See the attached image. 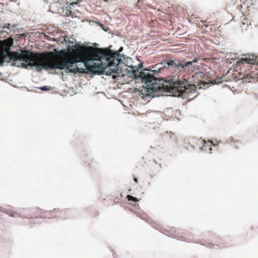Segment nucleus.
Returning a JSON list of instances; mask_svg holds the SVG:
<instances>
[{"label":"nucleus","mask_w":258,"mask_h":258,"mask_svg":"<svg viewBox=\"0 0 258 258\" xmlns=\"http://www.w3.org/2000/svg\"><path fill=\"white\" fill-rule=\"evenodd\" d=\"M127 199L128 201H133L135 202L139 201V200L138 199L131 195H127Z\"/></svg>","instance_id":"7"},{"label":"nucleus","mask_w":258,"mask_h":258,"mask_svg":"<svg viewBox=\"0 0 258 258\" xmlns=\"http://www.w3.org/2000/svg\"><path fill=\"white\" fill-rule=\"evenodd\" d=\"M203 140L202 139L192 138L189 139V144L194 149L196 148H200V146L202 145Z\"/></svg>","instance_id":"6"},{"label":"nucleus","mask_w":258,"mask_h":258,"mask_svg":"<svg viewBox=\"0 0 258 258\" xmlns=\"http://www.w3.org/2000/svg\"><path fill=\"white\" fill-rule=\"evenodd\" d=\"M54 212H57V211H56L55 209H54Z\"/></svg>","instance_id":"16"},{"label":"nucleus","mask_w":258,"mask_h":258,"mask_svg":"<svg viewBox=\"0 0 258 258\" xmlns=\"http://www.w3.org/2000/svg\"><path fill=\"white\" fill-rule=\"evenodd\" d=\"M214 146L213 142L208 141H205L203 140V142L202 145L200 146L201 149L203 151H206L209 153H211L212 150V146Z\"/></svg>","instance_id":"5"},{"label":"nucleus","mask_w":258,"mask_h":258,"mask_svg":"<svg viewBox=\"0 0 258 258\" xmlns=\"http://www.w3.org/2000/svg\"><path fill=\"white\" fill-rule=\"evenodd\" d=\"M134 181H135L136 183H138V179H137V178L136 177H135V178H134Z\"/></svg>","instance_id":"12"},{"label":"nucleus","mask_w":258,"mask_h":258,"mask_svg":"<svg viewBox=\"0 0 258 258\" xmlns=\"http://www.w3.org/2000/svg\"><path fill=\"white\" fill-rule=\"evenodd\" d=\"M164 137L165 138H167L168 136L170 137V138H172V137H174V134L173 133H171V132L170 133H168V132H166L164 135Z\"/></svg>","instance_id":"8"},{"label":"nucleus","mask_w":258,"mask_h":258,"mask_svg":"<svg viewBox=\"0 0 258 258\" xmlns=\"http://www.w3.org/2000/svg\"><path fill=\"white\" fill-rule=\"evenodd\" d=\"M11 25L10 24H6L4 25L2 28H7L8 29H10Z\"/></svg>","instance_id":"9"},{"label":"nucleus","mask_w":258,"mask_h":258,"mask_svg":"<svg viewBox=\"0 0 258 258\" xmlns=\"http://www.w3.org/2000/svg\"><path fill=\"white\" fill-rule=\"evenodd\" d=\"M164 62L165 68L174 70L175 69L183 70L184 72H186L187 73H193L199 69V66L197 64L196 60L184 63H181L180 60L178 59H168Z\"/></svg>","instance_id":"4"},{"label":"nucleus","mask_w":258,"mask_h":258,"mask_svg":"<svg viewBox=\"0 0 258 258\" xmlns=\"http://www.w3.org/2000/svg\"><path fill=\"white\" fill-rule=\"evenodd\" d=\"M41 90H42L43 91H46V90H49V89L48 88L47 86H43V87H41Z\"/></svg>","instance_id":"10"},{"label":"nucleus","mask_w":258,"mask_h":258,"mask_svg":"<svg viewBox=\"0 0 258 258\" xmlns=\"http://www.w3.org/2000/svg\"><path fill=\"white\" fill-rule=\"evenodd\" d=\"M135 79H140L144 83V87L147 91V95L164 90L168 92L175 94L176 96H182L184 94L189 95L196 91V85L189 84L186 79L180 81L174 77H168L165 79L164 83H161V80L156 79L149 72H134Z\"/></svg>","instance_id":"2"},{"label":"nucleus","mask_w":258,"mask_h":258,"mask_svg":"<svg viewBox=\"0 0 258 258\" xmlns=\"http://www.w3.org/2000/svg\"><path fill=\"white\" fill-rule=\"evenodd\" d=\"M194 83L196 84V83H199V82H196L195 81H194Z\"/></svg>","instance_id":"15"},{"label":"nucleus","mask_w":258,"mask_h":258,"mask_svg":"<svg viewBox=\"0 0 258 258\" xmlns=\"http://www.w3.org/2000/svg\"><path fill=\"white\" fill-rule=\"evenodd\" d=\"M249 65L250 71L244 72L243 77L240 78L243 82H251L254 79H258V57L254 54L246 55L244 58H241L237 61L236 65L241 67L242 65Z\"/></svg>","instance_id":"3"},{"label":"nucleus","mask_w":258,"mask_h":258,"mask_svg":"<svg viewBox=\"0 0 258 258\" xmlns=\"http://www.w3.org/2000/svg\"><path fill=\"white\" fill-rule=\"evenodd\" d=\"M13 39L10 37L0 40V65L5 62L12 61V65L28 68L35 67L38 71L58 69L66 70L67 73H84L85 70L75 64L84 63L86 70L90 73L105 72L107 68V48H96L91 46L80 47L74 50L75 55H61L56 59H47L42 54L33 53L30 50H21V52H11Z\"/></svg>","instance_id":"1"},{"label":"nucleus","mask_w":258,"mask_h":258,"mask_svg":"<svg viewBox=\"0 0 258 258\" xmlns=\"http://www.w3.org/2000/svg\"><path fill=\"white\" fill-rule=\"evenodd\" d=\"M74 4H77V3H72L70 5H73Z\"/></svg>","instance_id":"14"},{"label":"nucleus","mask_w":258,"mask_h":258,"mask_svg":"<svg viewBox=\"0 0 258 258\" xmlns=\"http://www.w3.org/2000/svg\"><path fill=\"white\" fill-rule=\"evenodd\" d=\"M201 74H202L201 73V74H199V73L198 74L197 73H196L195 75H194L192 76V77H198V76H199V75H200V76H201Z\"/></svg>","instance_id":"11"},{"label":"nucleus","mask_w":258,"mask_h":258,"mask_svg":"<svg viewBox=\"0 0 258 258\" xmlns=\"http://www.w3.org/2000/svg\"><path fill=\"white\" fill-rule=\"evenodd\" d=\"M60 214H66V211H61L60 212Z\"/></svg>","instance_id":"13"}]
</instances>
